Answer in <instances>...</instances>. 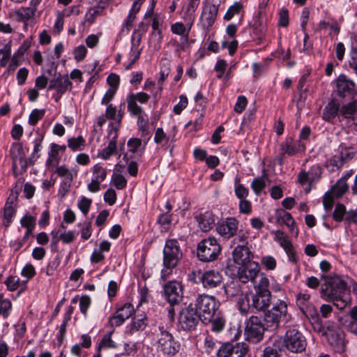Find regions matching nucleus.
<instances>
[{
  "mask_svg": "<svg viewBox=\"0 0 357 357\" xmlns=\"http://www.w3.org/2000/svg\"><path fill=\"white\" fill-rule=\"evenodd\" d=\"M190 29V27L186 29L181 22H176L171 26L172 31L175 34L181 36L185 40L188 39Z\"/></svg>",
  "mask_w": 357,
  "mask_h": 357,
  "instance_id": "38",
  "label": "nucleus"
},
{
  "mask_svg": "<svg viewBox=\"0 0 357 357\" xmlns=\"http://www.w3.org/2000/svg\"><path fill=\"white\" fill-rule=\"evenodd\" d=\"M172 222V215L168 212L160 214L158 218V222L162 225L165 229H167Z\"/></svg>",
  "mask_w": 357,
  "mask_h": 357,
  "instance_id": "54",
  "label": "nucleus"
},
{
  "mask_svg": "<svg viewBox=\"0 0 357 357\" xmlns=\"http://www.w3.org/2000/svg\"><path fill=\"white\" fill-rule=\"evenodd\" d=\"M13 200L10 201L8 199L3 207V211L2 214V224L6 229L10 226L13 222V218L16 215V208L13 206Z\"/></svg>",
  "mask_w": 357,
  "mask_h": 357,
  "instance_id": "24",
  "label": "nucleus"
},
{
  "mask_svg": "<svg viewBox=\"0 0 357 357\" xmlns=\"http://www.w3.org/2000/svg\"><path fill=\"white\" fill-rule=\"evenodd\" d=\"M72 86L68 75L62 76L60 73L57 75H55V77L50 81V85L48 90L55 89L57 91V94H60L61 96L67 90H70Z\"/></svg>",
  "mask_w": 357,
  "mask_h": 357,
  "instance_id": "20",
  "label": "nucleus"
},
{
  "mask_svg": "<svg viewBox=\"0 0 357 357\" xmlns=\"http://www.w3.org/2000/svg\"><path fill=\"white\" fill-rule=\"evenodd\" d=\"M289 301L286 297L278 298L273 303V307L265 310L261 318L252 316L248 320L245 334L249 342L254 344L259 342L264 337V331H275L280 328V324H285L291 320V314L288 312Z\"/></svg>",
  "mask_w": 357,
  "mask_h": 357,
  "instance_id": "1",
  "label": "nucleus"
},
{
  "mask_svg": "<svg viewBox=\"0 0 357 357\" xmlns=\"http://www.w3.org/2000/svg\"><path fill=\"white\" fill-rule=\"evenodd\" d=\"M126 102L128 103V110L130 115L137 116V114H141L144 112L142 107L137 105L133 98L128 96L126 98Z\"/></svg>",
  "mask_w": 357,
  "mask_h": 357,
  "instance_id": "41",
  "label": "nucleus"
},
{
  "mask_svg": "<svg viewBox=\"0 0 357 357\" xmlns=\"http://www.w3.org/2000/svg\"><path fill=\"white\" fill-rule=\"evenodd\" d=\"M344 220L349 225H357V208L347 211Z\"/></svg>",
  "mask_w": 357,
  "mask_h": 357,
  "instance_id": "64",
  "label": "nucleus"
},
{
  "mask_svg": "<svg viewBox=\"0 0 357 357\" xmlns=\"http://www.w3.org/2000/svg\"><path fill=\"white\" fill-rule=\"evenodd\" d=\"M104 7L102 6H97L90 8L85 15V20L89 24L94 22L97 17L102 15Z\"/></svg>",
  "mask_w": 357,
  "mask_h": 357,
  "instance_id": "36",
  "label": "nucleus"
},
{
  "mask_svg": "<svg viewBox=\"0 0 357 357\" xmlns=\"http://www.w3.org/2000/svg\"><path fill=\"white\" fill-rule=\"evenodd\" d=\"M218 12V6L206 1L203 6L200 23L203 29H208L214 24Z\"/></svg>",
  "mask_w": 357,
  "mask_h": 357,
  "instance_id": "14",
  "label": "nucleus"
},
{
  "mask_svg": "<svg viewBox=\"0 0 357 357\" xmlns=\"http://www.w3.org/2000/svg\"><path fill=\"white\" fill-rule=\"evenodd\" d=\"M112 181L115 188L119 190L123 189L127 184L126 179L121 174H114Z\"/></svg>",
  "mask_w": 357,
  "mask_h": 357,
  "instance_id": "61",
  "label": "nucleus"
},
{
  "mask_svg": "<svg viewBox=\"0 0 357 357\" xmlns=\"http://www.w3.org/2000/svg\"><path fill=\"white\" fill-rule=\"evenodd\" d=\"M344 164L343 155H335L331 157L326 164V168L329 172H335L339 170Z\"/></svg>",
  "mask_w": 357,
  "mask_h": 357,
  "instance_id": "31",
  "label": "nucleus"
},
{
  "mask_svg": "<svg viewBox=\"0 0 357 357\" xmlns=\"http://www.w3.org/2000/svg\"><path fill=\"white\" fill-rule=\"evenodd\" d=\"M183 253L176 239L167 240L163 249V264L165 269L162 271L161 277L165 280L182 258Z\"/></svg>",
  "mask_w": 357,
  "mask_h": 357,
  "instance_id": "3",
  "label": "nucleus"
},
{
  "mask_svg": "<svg viewBox=\"0 0 357 357\" xmlns=\"http://www.w3.org/2000/svg\"><path fill=\"white\" fill-rule=\"evenodd\" d=\"M234 354L236 355L237 357H245L248 351V347L245 343H236L234 345Z\"/></svg>",
  "mask_w": 357,
  "mask_h": 357,
  "instance_id": "59",
  "label": "nucleus"
},
{
  "mask_svg": "<svg viewBox=\"0 0 357 357\" xmlns=\"http://www.w3.org/2000/svg\"><path fill=\"white\" fill-rule=\"evenodd\" d=\"M36 11V8L31 6L24 8L22 7L15 11V16L18 21H27L31 18Z\"/></svg>",
  "mask_w": 357,
  "mask_h": 357,
  "instance_id": "35",
  "label": "nucleus"
},
{
  "mask_svg": "<svg viewBox=\"0 0 357 357\" xmlns=\"http://www.w3.org/2000/svg\"><path fill=\"white\" fill-rule=\"evenodd\" d=\"M337 94L341 97L353 96L356 93L355 84L353 81L344 75H340L336 81Z\"/></svg>",
  "mask_w": 357,
  "mask_h": 357,
  "instance_id": "21",
  "label": "nucleus"
},
{
  "mask_svg": "<svg viewBox=\"0 0 357 357\" xmlns=\"http://www.w3.org/2000/svg\"><path fill=\"white\" fill-rule=\"evenodd\" d=\"M200 0H188V5L185 8L183 18L190 20V28H191L195 20V13L199 4Z\"/></svg>",
  "mask_w": 357,
  "mask_h": 357,
  "instance_id": "30",
  "label": "nucleus"
},
{
  "mask_svg": "<svg viewBox=\"0 0 357 357\" xmlns=\"http://www.w3.org/2000/svg\"><path fill=\"white\" fill-rule=\"evenodd\" d=\"M201 319L200 314L191 303L179 312L178 323L184 331L195 330Z\"/></svg>",
  "mask_w": 357,
  "mask_h": 357,
  "instance_id": "9",
  "label": "nucleus"
},
{
  "mask_svg": "<svg viewBox=\"0 0 357 357\" xmlns=\"http://www.w3.org/2000/svg\"><path fill=\"white\" fill-rule=\"evenodd\" d=\"M243 8V5L240 2H235L231 6L226 12L224 20L229 21L231 20L234 15H238Z\"/></svg>",
  "mask_w": 357,
  "mask_h": 357,
  "instance_id": "46",
  "label": "nucleus"
},
{
  "mask_svg": "<svg viewBox=\"0 0 357 357\" xmlns=\"http://www.w3.org/2000/svg\"><path fill=\"white\" fill-rule=\"evenodd\" d=\"M147 326V319L144 315H138L132 319L131 323L130 330L131 331H143Z\"/></svg>",
  "mask_w": 357,
  "mask_h": 357,
  "instance_id": "37",
  "label": "nucleus"
},
{
  "mask_svg": "<svg viewBox=\"0 0 357 357\" xmlns=\"http://www.w3.org/2000/svg\"><path fill=\"white\" fill-rule=\"evenodd\" d=\"M260 268L259 264L255 261L250 262L238 268V277L241 283H247L251 281L253 284L257 283V278L259 276Z\"/></svg>",
  "mask_w": 357,
  "mask_h": 357,
  "instance_id": "13",
  "label": "nucleus"
},
{
  "mask_svg": "<svg viewBox=\"0 0 357 357\" xmlns=\"http://www.w3.org/2000/svg\"><path fill=\"white\" fill-rule=\"evenodd\" d=\"M266 183L262 177L255 178L251 183V188L255 193L259 195L261 191L265 188Z\"/></svg>",
  "mask_w": 357,
  "mask_h": 357,
  "instance_id": "52",
  "label": "nucleus"
},
{
  "mask_svg": "<svg viewBox=\"0 0 357 357\" xmlns=\"http://www.w3.org/2000/svg\"><path fill=\"white\" fill-rule=\"evenodd\" d=\"M91 304V298L88 295L82 296L79 298V307L84 318L87 317V310Z\"/></svg>",
  "mask_w": 357,
  "mask_h": 357,
  "instance_id": "47",
  "label": "nucleus"
},
{
  "mask_svg": "<svg viewBox=\"0 0 357 357\" xmlns=\"http://www.w3.org/2000/svg\"><path fill=\"white\" fill-rule=\"evenodd\" d=\"M12 303L8 298H4L2 294H0V315L3 318H7L11 312Z\"/></svg>",
  "mask_w": 357,
  "mask_h": 357,
  "instance_id": "39",
  "label": "nucleus"
},
{
  "mask_svg": "<svg viewBox=\"0 0 357 357\" xmlns=\"http://www.w3.org/2000/svg\"><path fill=\"white\" fill-rule=\"evenodd\" d=\"M84 139L82 136H78L77 137H72L68 139V146L73 151H79L82 150V147L84 146Z\"/></svg>",
  "mask_w": 357,
  "mask_h": 357,
  "instance_id": "44",
  "label": "nucleus"
},
{
  "mask_svg": "<svg viewBox=\"0 0 357 357\" xmlns=\"http://www.w3.org/2000/svg\"><path fill=\"white\" fill-rule=\"evenodd\" d=\"M157 337L158 352L166 356H173L179 351V342L176 341L173 335L163 327H159V333Z\"/></svg>",
  "mask_w": 357,
  "mask_h": 357,
  "instance_id": "7",
  "label": "nucleus"
},
{
  "mask_svg": "<svg viewBox=\"0 0 357 357\" xmlns=\"http://www.w3.org/2000/svg\"><path fill=\"white\" fill-rule=\"evenodd\" d=\"M340 116L346 123L357 126V100L343 105L340 108Z\"/></svg>",
  "mask_w": 357,
  "mask_h": 357,
  "instance_id": "19",
  "label": "nucleus"
},
{
  "mask_svg": "<svg viewBox=\"0 0 357 357\" xmlns=\"http://www.w3.org/2000/svg\"><path fill=\"white\" fill-rule=\"evenodd\" d=\"M191 304L197 309L205 323L211 321L220 306L219 301L214 296L206 294L198 295Z\"/></svg>",
  "mask_w": 357,
  "mask_h": 357,
  "instance_id": "5",
  "label": "nucleus"
},
{
  "mask_svg": "<svg viewBox=\"0 0 357 357\" xmlns=\"http://www.w3.org/2000/svg\"><path fill=\"white\" fill-rule=\"evenodd\" d=\"M91 203L92 201L91 199L83 197L80 201H79L77 206L80 211L86 215L89 211Z\"/></svg>",
  "mask_w": 357,
  "mask_h": 357,
  "instance_id": "62",
  "label": "nucleus"
},
{
  "mask_svg": "<svg viewBox=\"0 0 357 357\" xmlns=\"http://www.w3.org/2000/svg\"><path fill=\"white\" fill-rule=\"evenodd\" d=\"M17 153H13V170L15 177L24 174L28 167V161L26 159V154L24 153L22 144H18L15 145Z\"/></svg>",
  "mask_w": 357,
  "mask_h": 357,
  "instance_id": "15",
  "label": "nucleus"
},
{
  "mask_svg": "<svg viewBox=\"0 0 357 357\" xmlns=\"http://www.w3.org/2000/svg\"><path fill=\"white\" fill-rule=\"evenodd\" d=\"M278 219L281 220L282 222L285 224L289 229L293 235L297 236L298 234V230L295 229L294 225L295 224L294 220L291 215L284 210H280L277 213Z\"/></svg>",
  "mask_w": 357,
  "mask_h": 357,
  "instance_id": "28",
  "label": "nucleus"
},
{
  "mask_svg": "<svg viewBox=\"0 0 357 357\" xmlns=\"http://www.w3.org/2000/svg\"><path fill=\"white\" fill-rule=\"evenodd\" d=\"M234 192L236 196L240 199H245L249 194L248 189L245 188L243 184L237 183V180H236Z\"/></svg>",
  "mask_w": 357,
  "mask_h": 357,
  "instance_id": "55",
  "label": "nucleus"
},
{
  "mask_svg": "<svg viewBox=\"0 0 357 357\" xmlns=\"http://www.w3.org/2000/svg\"><path fill=\"white\" fill-rule=\"evenodd\" d=\"M310 322L318 320L320 318L317 308L312 304L301 312Z\"/></svg>",
  "mask_w": 357,
  "mask_h": 357,
  "instance_id": "45",
  "label": "nucleus"
},
{
  "mask_svg": "<svg viewBox=\"0 0 357 357\" xmlns=\"http://www.w3.org/2000/svg\"><path fill=\"white\" fill-rule=\"evenodd\" d=\"M223 278L221 273L215 270H208L204 273H199L198 281L201 282L206 289H211L220 287L222 284Z\"/></svg>",
  "mask_w": 357,
  "mask_h": 357,
  "instance_id": "12",
  "label": "nucleus"
},
{
  "mask_svg": "<svg viewBox=\"0 0 357 357\" xmlns=\"http://www.w3.org/2000/svg\"><path fill=\"white\" fill-rule=\"evenodd\" d=\"M107 177V171L100 164H96L93 167V178L102 182Z\"/></svg>",
  "mask_w": 357,
  "mask_h": 357,
  "instance_id": "48",
  "label": "nucleus"
},
{
  "mask_svg": "<svg viewBox=\"0 0 357 357\" xmlns=\"http://www.w3.org/2000/svg\"><path fill=\"white\" fill-rule=\"evenodd\" d=\"M163 294L169 305H178L183 298V286L180 282L169 281L163 286Z\"/></svg>",
  "mask_w": 357,
  "mask_h": 357,
  "instance_id": "10",
  "label": "nucleus"
},
{
  "mask_svg": "<svg viewBox=\"0 0 357 357\" xmlns=\"http://www.w3.org/2000/svg\"><path fill=\"white\" fill-rule=\"evenodd\" d=\"M310 296L307 294H300L298 295L296 298V304L301 312L307 306L312 305L310 301Z\"/></svg>",
  "mask_w": 357,
  "mask_h": 357,
  "instance_id": "51",
  "label": "nucleus"
},
{
  "mask_svg": "<svg viewBox=\"0 0 357 357\" xmlns=\"http://www.w3.org/2000/svg\"><path fill=\"white\" fill-rule=\"evenodd\" d=\"M112 332L105 335L101 342H100L98 350L100 351L102 348H114L116 347V345L114 342L112 341Z\"/></svg>",
  "mask_w": 357,
  "mask_h": 357,
  "instance_id": "56",
  "label": "nucleus"
},
{
  "mask_svg": "<svg viewBox=\"0 0 357 357\" xmlns=\"http://www.w3.org/2000/svg\"><path fill=\"white\" fill-rule=\"evenodd\" d=\"M197 221L200 229L205 232L209 231L215 224L214 217L212 213L209 212L200 214L197 218Z\"/></svg>",
  "mask_w": 357,
  "mask_h": 357,
  "instance_id": "29",
  "label": "nucleus"
},
{
  "mask_svg": "<svg viewBox=\"0 0 357 357\" xmlns=\"http://www.w3.org/2000/svg\"><path fill=\"white\" fill-rule=\"evenodd\" d=\"M61 241L66 244H68L72 243L75 238L76 235L77 234L75 231H68L67 232H59Z\"/></svg>",
  "mask_w": 357,
  "mask_h": 357,
  "instance_id": "63",
  "label": "nucleus"
},
{
  "mask_svg": "<svg viewBox=\"0 0 357 357\" xmlns=\"http://www.w3.org/2000/svg\"><path fill=\"white\" fill-rule=\"evenodd\" d=\"M5 284L9 291H15L20 286V278L17 276H9L6 280Z\"/></svg>",
  "mask_w": 357,
  "mask_h": 357,
  "instance_id": "58",
  "label": "nucleus"
},
{
  "mask_svg": "<svg viewBox=\"0 0 357 357\" xmlns=\"http://www.w3.org/2000/svg\"><path fill=\"white\" fill-rule=\"evenodd\" d=\"M307 172L308 173L310 179L314 182L320 178L322 171L321 167L318 164H316L312 165Z\"/></svg>",
  "mask_w": 357,
  "mask_h": 357,
  "instance_id": "57",
  "label": "nucleus"
},
{
  "mask_svg": "<svg viewBox=\"0 0 357 357\" xmlns=\"http://www.w3.org/2000/svg\"><path fill=\"white\" fill-rule=\"evenodd\" d=\"M36 217L32 216L30 214L26 213L20 220V225L22 227L25 228L26 230L34 231L36 225Z\"/></svg>",
  "mask_w": 357,
  "mask_h": 357,
  "instance_id": "40",
  "label": "nucleus"
},
{
  "mask_svg": "<svg viewBox=\"0 0 357 357\" xmlns=\"http://www.w3.org/2000/svg\"><path fill=\"white\" fill-rule=\"evenodd\" d=\"M133 312V306L130 303H125L116 310L112 317L109 318V326L112 327L121 326L126 319H129L132 316Z\"/></svg>",
  "mask_w": 357,
  "mask_h": 357,
  "instance_id": "17",
  "label": "nucleus"
},
{
  "mask_svg": "<svg viewBox=\"0 0 357 357\" xmlns=\"http://www.w3.org/2000/svg\"><path fill=\"white\" fill-rule=\"evenodd\" d=\"M283 345L290 352L301 353L307 345L303 334L296 328H289L287 330L283 337Z\"/></svg>",
  "mask_w": 357,
  "mask_h": 357,
  "instance_id": "8",
  "label": "nucleus"
},
{
  "mask_svg": "<svg viewBox=\"0 0 357 357\" xmlns=\"http://www.w3.org/2000/svg\"><path fill=\"white\" fill-rule=\"evenodd\" d=\"M234 344L229 342L222 344L217 351V357H230L234 354Z\"/></svg>",
  "mask_w": 357,
  "mask_h": 357,
  "instance_id": "42",
  "label": "nucleus"
},
{
  "mask_svg": "<svg viewBox=\"0 0 357 357\" xmlns=\"http://www.w3.org/2000/svg\"><path fill=\"white\" fill-rule=\"evenodd\" d=\"M239 222L235 218L229 217L218 222L216 231L222 238L230 239L234 237L238 229Z\"/></svg>",
  "mask_w": 357,
  "mask_h": 357,
  "instance_id": "11",
  "label": "nucleus"
},
{
  "mask_svg": "<svg viewBox=\"0 0 357 357\" xmlns=\"http://www.w3.org/2000/svg\"><path fill=\"white\" fill-rule=\"evenodd\" d=\"M280 340L277 339L273 341L272 345L266 346L264 349L263 357H280Z\"/></svg>",
  "mask_w": 357,
  "mask_h": 357,
  "instance_id": "33",
  "label": "nucleus"
},
{
  "mask_svg": "<svg viewBox=\"0 0 357 357\" xmlns=\"http://www.w3.org/2000/svg\"><path fill=\"white\" fill-rule=\"evenodd\" d=\"M339 104L335 100H331L324 107L322 119L327 122H331L340 112Z\"/></svg>",
  "mask_w": 357,
  "mask_h": 357,
  "instance_id": "25",
  "label": "nucleus"
},
{
  "mask_svg": "<svg viewBox=\"0 0 357 357\" xmlns=\"http://www.w3.org/2000/svg\"><path fill=\"white\" fill-rule=\"evenodd\" d=\"M232 256L234 262L241 266L252 262V255L248 246H236L232 251Z\"/></svg>",
  "mask_w": 357,
  "mask_h": 357,
  "instance_id": "22",
  "label": "nucleus"
},
{
  "mask_svg": "<svg viewBox=\"0 0 357 357\" xmlns=\"http://www.w3.org/2000/svg\"><path fill=\"white\" fill-rule=\"evenodd\" d=\"M145 0H135L131 8L129 10V13L126 18L124 20L122 24L121 31L125 29L129 32L133 27V22L136 19V15L139 13L141 9L142 5Z\"/></svg>",
  "mask_w": 357,
  "mask_h": 357,
  "instance_id": "23",
  "label": "nucleus"
},
{
  "mask_svg": "<svg viewBox=\"0 0 357 357\" xmlns=\"http://www.w3.org/2000/svg\"><path fill=\"white\" fill-rule=\"evenodd\" d=\"M348 188V184L344 181V178H340L333 186V191L335 196L340 197L347 191Z\"/></svg>",
  "mask_w": 357,
  "mask_h": 357,
  "instance_id": "43",
  "label": "nucleus"
},
{
  "mask_svg": "<svg viewBox=\"0 0 357 357\" xmlns=\"http://www.w3.org/2000/svg\"><path fill=\"white\" fill-rule=\"evenodd\" d=\"M116 139L117 135L116 134L112 139L109 142L108 145L102 150L99 155L104 160H107L111 155L116 152Z\"/></svg>",
  "mask_w": 357,
  "mask_h": 357,
  "instance_id": "34",
  "label": "nucleus"
},
{
  "mask_svg": "<svg viewBox=\"0 0 357 357\" xmlns=\"http://www.w3.org/2000/svg\"><path fill=\"white\" fill-rule=\"evenodd\" d=\"M45 113V109H33L29 115V123L31 126H35L39 120L43 119Z\"/></svg>",
  "mask_w": 357,
  "mask_h": 357,
  "instance_id": "53",
  "label": "nucleus"
},
{
  "mask_svg": "<svg viewBox=\"0 0 357 357\" xmlns=\"http://www.w3.org/2000/svg\"><path fill=\"white\" fill-rule=\"evenodd\" d=\"M211 323V331L218 333L221 332L225 326V319L222 317H217L209 321Z\"/></svg>",
  "mask_w": 357,
  "mask_h": 357,
  "instance_id": "49",
  "label": "nucleus"
},
{
  "mask_svg": "<svg viewBox=\"0 0 357 357\" xmlns=\"http://www.w3.org/2000/svg\"><path fill=\"white\" fill-rule=\"evenodd\" d=\"M221 251V245L218 240L213 236L204 238L197 244V257L204 262L215 261L220 255Z\"/></svg>",
  "mask_w": 357,
  "mask_h": 357,
  "instance_id": "6",
  "label": "nucleus"
},
{
  "mask_svg": "<svg viewBox=\"0 0 357 357\" xmlns=\"http://www.w3.org/2000/svg\"><path fill=\"white\" fill-rule=\"evenodd\" d=\"M347 211L342 204H337L333 213V218L336 222H341L344 220Z\"/></svg>",
  "mask_w": 357,
  "mask_h": 357,
  "instance_id": "50",
  "label": "nucleus"
},
{
  "mask_svg": "<svg viewBox=\"0 0 357 357\" xmlns=\"http://www.w3.org/2000/svg\"><path fill=\"white\" fill-rule=\"evenodd\" d=\"M250 298L251 303H250V299L249 296H244L239 299L238 303L241 312H248L250 307H254L257 310H264L270 306L271 303L273 304L274 301L278 300L274 298L273 301H271L270 291H256L255 294L250 295Z\"/></svg>",
  "mask_w": 357,
  "mask_h": 357,
  "instance_id": "4",
  "label": "nucleus"
},
{
  "mask_svg": "<svg viewBox=\"0 0 357 357\" xmlns=\"http://www.w3.org/2000/svg\"><path fill=\"white\" fill-rule=\"evenodd\" d=\"M239 280H232L223 286L227 298H233L242 294L241 286Z\"/></svg>",
  "mask_w": 357,
  "mask_h": 357,
  "instance_id": "27",
  "label": "nucleus"
},
{
  "mask_svg": "<svg viewBox=\"0 0 357 357\" xmlns=\"http://www.w3.org/2000/svg\"><path fill=\"white\" fill-rule=\"evenodd\" d=\"M321 298L332 302L337 309L342 310L351 301L350 290L347 282L337 275H322Z\"/></svg>",
  "mask_w": 357,
  "mask_h": 357,
  "instance_id": "2",
  "label": "nucleus"
},
{
  "mask_svg": "<svg viewBox=\"0 0 357 357\" xmlns=\"http://www.w3.org/2000/svg\"><path fill=\"white\" fill-rule=\"evenodd\" d=\"M305 149V145L301 140H294L291 137L287 139L280 145L281 154H287L289 156L303 152Z\"/></svg>",
  "mask_w": 357,
  "mask_h": 357,
  "instance_id": "18",
  "label": "nucleus"
},
{
  "mask_svg": "<svg viewBox=\"0 0 357 357\" xmlns=\"http://www.w3.org/2000/svg\"><path fill=\"white\" fill-rule=\"evenodd\" d=\"M328 343L338 353H343L345 351V344L342 333L339 330H335L333 326H328L324 333Z\"/></svg>",
  "mask_w": 357,
  "mask_h": 357,
  "instance_id": "16",
  "label": "nucleus"
},
{
  "mask_svg": "<svg viewBox=\"0 0 357 357\" xmlns=\"http://www.w3.org/2000/svg\"><path fill=\"white\" fill-rule=\"evenodd\" d=\"M56 173L58 174V175L61 177H63L65 179L59 191L61 192V189H63L64 193L68 192L70 189V183L73 178V174L65 166L58 167L56 169Z\"/></svg>",
  "mask_w": 357,
  "mask_h": 357,
  "instance_id": "26",
  "label": "nucleus"
},
{
  "mask_svg": "<svg viewBox=\"0 0 357 357\" xmlns=\"http://www.w3.org/2000/svg\"><path fill=\"white\" fill-rule=\"evenodd\" d=\"M250 232L248 230L238 229L236 234L232 237L231 243L234 246H247Z\"/></svg>",
  "mask_w": 357,
  "mask_h": 357,
  "instance_id": "32",
  "label": "nucleus"
},
{
  "mask_svg": "<svg viewBox=\"0 0 357 357\" xmlns=\"http://www.w3.org/2000/svg\"><path fill=\"white\" fill-rule=\"evenodd\" d=\"M254 33L261 39L265 36L266 32V26L258 19L253 24Z\"/></svg>",
  "mask_w": 357,
  "mask_h": 357,
  "instance_id": "60",
  "label": "nucleus"
}]
</instances>
